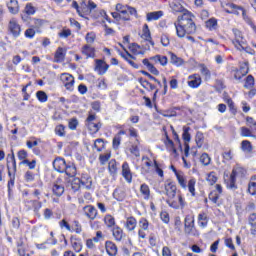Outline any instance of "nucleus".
Segmentation results:
<instances>
[{
  "label": "nucleus",
  "instance_id": "1",
  "mask_svg": "<svg viewBox=\"0 0 256 256\" xmlns=\"http://www.w3.org/2000/svg\"><path fill=\"white\" fill-rule=\"evenodd\" d=\"M177 37L182 39L185 35H193L197 31V26L193 21V14L191 12H185L181 16H178L177 22L174 23Z\"/></svg>",
  "mask_w": 256,
  "mask_h": 256
},
{
  "label": "nucleus",
  "instance_id": "2",
  "mask_svg": "<svg viewBox=\"0 0 256 256\" xmlns=\"http://www.w3.org/2000/svg\"><path fill=\"white\" fill-rule=\"evenodd\" d=\"M164 193L168 197L166 200L167 205L172 207V209H179V207H185V201L183 200V196L178 195L177 197V185L175 182L171 180H166L164 183Z\"/></svg>",
  "mask_w": 256,
  "mask_h": 256
},
{
  "label": "nucleus",
  "instance_id": "3",
  "mask_svg": "<svg viewBox=\"0 0 256 256\" xmlns=\"http://www.w3.org/2000/svg\"><path fill=\"white\" fill-rule=\"evenodd\" d=\"M143 65L148 69L149 72L152 73V75H159V70L156 69L155 65L159 63L162 65V67H166L167 63H169V60L167 59V56L163 55H155L150 57L149 59L145 58L142 60Z\"/></svg>",
  "mask_w": 256,
  "mask_h": 256
},
{
  "label": "nucleus",
  "instance_id": "4",
  "mask_svg": "<svg viewBox=\"0 0 256 256\" xmlns=\"http://www.w3.org/2000/svg\"><path fill=\"white\" fill-rule=\"evenodd\" d=\"M184 233L192 237H199V231L195 227V216L186 215L184 219Z\"/></svg>",
  "mask_w": 256,
  "mask_h": 256
},
{
  "label": "nucleus",
  "instance_id": "5",
  "mask_svg": "<svg viewBox=\"0 0 256 256\" xmlns=\"http://www.w3.org/2000/svg\"><path fill=\"white\" fill-rule=\"evenodd\" d=\"M81 185L89 190L93 186V179L91 177H87V182H85V180H81V178L79 177H74L71 181V189L73 193H77V191H80Z\"/></svg>",
  "mask_w": 256,
  "mask_h": 256
},
{
  "label": "nucleus",
  "instance_id": "6",
  "mask_svg": "<svg viewBox=\"0 0 256 256\" xmlns=\"http://www.w3.org/2000/svg\"><path fill=\"white\" fill-rule=\"evenodd\" d=\"M60 80L62 81L67 91H73L75 87V78L73 77V75L69 73H62L60 76Z\"/></svg>",
  "mask_w": 256,
  "mask_h": 256
},
{
  "label": "nucleus",
  "instance_id": "7",
  "mask_svg": "<svg viewBox=\"0 0 256 256\" xmlns=\"http://www.w3.org/2000/svg\"><path fill=\"white\" fill-rule=\"evenodd\" d=\"M94 71H97L98 75H105V73L109 71V64H107L104 60L96 59Z\"/></svg>",
  "mask_w": 256,
  "mask_h": 256
},
{
  "label": "nucleus",
  "instance_id": "8",
  "mask_svg": "<svg viewBox=\"0 0 256 256\" xmlns=\"http://www.w3.org/2000/svg\"><path fill=\"white\" fill-rule=\"evenodd\" d=\"M233 33L235 38L232 40V43L237 49H241L246 42L245 38H243V33H241V31L238 29H234Z\"/></svg>",
  "mask_w": 256,
  "mask_h": 256
},
{
  "label": "nucleus",
  "instance_id": "9",
  "mask_svg": "<svg viewBox=\"0 0 256 256\" xmlns=\"http://www.w3.org/2000/svg\"><path fill=\"white\" fill-rule=\"evenodd\" d=\"M11 168L13 169V173H17V161L15 160V154L13 152L12 154L7 155V169L10 179L13 177L11 174Z\"/></svg>",
  "mask_w": 256,
  "mask_h": 256
},
{
  "label": "nucleus",
  "instance_id": "10",
  "mask_svg": "<svg viewBox=\"0 0 256 256\" xmlns=\"http://www.w3.org/2000/svg\"><path fill=\"white\" fill-rule=\"evenodd\" d=\"M83 213L85 217L90 219V221H95L97 219V208L93 205H86L83 207Z\"/></svg>",
  "mask_w": 256,
  "mask_h": 256
},
{
  "label": "nucleus",
  "instance_id": "11",
  "mask_svg": "<svg viewBox=\"0 0 256 256\" xmlns=\"http://www.w3.org/2000/svg\"><path fill=\"white\" fill-rule=\"evenodd\" d=\"M122 177L127 183H133V172H131L128 162L122 164Z\"/></svg>",
  "mask_w": 256,
  "mask_h": 256
},
{
  "label": "nucleus",
  "instance_id": "12",
  "mask_svg": "<svg viewBox=\"0 0 256 256\" xmlns=\"http://www.w3.org/2000/svg\"><path fill=\"white\" fill-rule=\"evenodd\" d=\"M8 30L13 35V37H19V35H21V25H19L15 19L10 20L8 24Z\"/></svg>",
  "mask_w": 256,
  "mask_h": 256
},
{
  "label": "nucleus",
  "instance_id": "13",
  "mask_svg": "<svg viewBox=\"0 0 256 256\" xmlns=\"http://www.w3.org/2000/svg\"><path fill=\"white\" fill-rule=\"evenodd\" d=\"M55 171L58 173H65V168L67 167V162L61 157H57L52 163Z\"/></svg>",
  "mask_w": 256,
  "mask_h": 256
},
{
  "label": "nucleus",
  "instance_id": "14",
  "mask_svg": "<svg viewBox=\"0 0 256 256\" xmlns=\"http://www.w3.org/2000/svg\"><path fill=\"white\" fill-rule=\"evenodd\" d=\"M170 7L172 11H174L175 13H182V15H185L186 12H189V10L183 7V5L181 4V0H173L170 3Z\"/></svg>",
  "mask_w": 256,
  "mask_h": 256
},
{
  "label": "nucleus",
  "instance_id": "15",
  "mask_svg": "<svg viewBox=\"0 0 256 256\" xmlns=\"http://www.w3.org/2000/svg\"><path fill=\"white\" fill-rule=\"evenodd\" d=\"M106 253L109 256H117V245L113 241L107 240L105 242Z\"/></svg>",
  "mask_w": 256,
  "mask_h": 256
},
{
  "label": "nucleus",
  "instance_id": "16",
  "mask_svg": "<svg viewBox=\"0 0 256 256\" xmlns=\"http://www.w3.org/2000/svg\"><path fill=\"white\" fill-rule=\"evenodd\" d=\"M188 79H189L188 85L192 89H197V87L201 85V76L199 74H193L189 76Z\"/></svg>",
  "mask_w": 256,
  "mask_h": 256
},
{
  "label": "nucleus",
  "instance_id": "17",
  "mask_svg": "<svg viewBox=\"0 0 256 256\" xmlns=\"http://www.w3.org/2000/svg\"><path fill=\"white\" fill-rule=\"evenodd\" d=\"M81 53L85 55L87 59H95V48L89 44L82 47Z\"/></svg>",
  "mask_w": 256,
  "mask_h": 256
},
{
  "label": "nucleus",
  "instance_id": "18",
  "mask_svg": "<svg viewBox=\"0 0 256 256\" xmlns=\"http://www.w3.org/2000/svg\"><path fill=\"white\" fill-rule=\"evenodd\" d=\"M26 203L32 205L33 212L37 217H41L39 212L41 211V207H43V202L39 200H26Z\"/></svg>",
  "mask_w": 256,
  "mask_h": 256
},
{
  "label": "nucleus",
  "instance_id": "19",
  "mask_svg": "<svg viewBox=\"0 0 256 256\" xmlns=\"http://www.w3.org/2000/svg\"><path fill=\"white\" fill-rule=\"evenodd\" d=\"M65 55H67V50L62 47H59L55 52V63H63L65 61Z\"/></svg>",
  "mask_w": 256,
  "mask_h": 256
},
{
  "label": "nucleus",
  "instance_id": "20",
  "mask_svg": "<svg viewBox=\"0 0 256 256\" xmlns=\"http://www.w3.org/2000/svg\"><path fill=\"white\" fill-rule=\"evenodd\" d=\"M7 7L12 15H17V13H19V2L17 0H10L7 3Z\"/></svg>",
  "mask_w": 256,
  "mask_h": 256
},
{
  "label": "nucleus",
  "instance_id": "21",
  "mask_svg": "<svg viewBox=\"0 0 256 256\" xmlns=\"http://www.w3.org/2000/svg\"><path fill=\"white\" fill-rule=\"evenodd\" d=\"M163 16V11H155V12H150L147 13L146 15V21L151 22V21H159Z\"/></svg>",
  "mask_w": 256,
  "mask_h": 256
},
{
  "label": "nucleus",
  "instance_id": "22",
  "mask_svg": "<svg viewBox=\"0 0 256 256\" xmlns=\"http://www.w3.org/2000/svg\"><path fill=\"white\" fill-rule=\"evenodd\" d=\"M70 227L72 229L70 230V233H76L77 235H81V233H83V226L78 220L72 221Z\"/></svg>",
  "mask_w": 256,
  "mask_h": 256
},
{
  "label": "nucleus",
  "instance_id": "23",
  "mask_svg": "<svg viewBox=\"0 0 256 256\" xmlns=\"http://www.w3.org/2000/svg\"><path fill=\"white\" fill-rule=\"evenodd\" d=\"M142 39L150 43L152 47H155V42L151 40V32L149 31V26L147 24L144 25Z\"/></svg>",
  "mask_w": 256,
  "mask_h": 256
},
{
  "label": "nucleus",
  "instance_id": "24",
  "mask_svg": "<svg viewBox=\"0 0 256 256\" xmlns=\"http://www.w3.org/2000/svg\"><path fill=\"white\" fill-rule=\"evenodd\" d=\"M112 235L115 239V241H122L123 240V229H121V227L119 226H114L112 229Z\"/></svg>",
  "mask_w": 256,
  "mask_h": 256
},
{
  "label": "nucleus",
  "instance_id": "25",
  "mask_svg": "<svg viewBox=\"0 0 256 256\" xmlns=\"http://www.w3.org/2000/svg\"><path fill=\"white\" fill-rule=\"evenodd\" d=\"M121 135H125V130H120L113 138L112 147L113 149H119V145H121Z\"/></svg>",
  "mask_w": 256,
  "mask_h": 256
},
{
  "label": "nucleus",
  "instance_id": "26",
  "mask_svg": "<svg viewBox=\"0 0 256 256\" xmlns=\"http://www.w3.org/2000/svg\"><path fill=\"white\" fill-rule=\"evenodd\" d=\"M64 173L68 177H75V175H77V168L75 167L74 164H66V168L64 170Z\"/></svg>",
  "mask_w": 256,
  "mask_h": 256
},
{
  "label": "nucleus",
  "instance_id": "27",
  "mask_svg": "<svg viewBox=\"0 0 256 256\" xmlns=\"http://www.w3.org/2000/svg\"><path fill=\"white\" fill-rule=\"evenodd\" d=\"M207 223H209V218H207V214L200 213L198 215V225H199V227H202V229H205V227H207Z\"/></svg>",
  "mask_w": 256,
  "mask_h": 256
},
{
  "label": "nucleus",
  "instance_id": "28",
  "mask_svg": "<svg viewBox=\"0 0 256 256\" xmlns=\"http://www.w3.org/2000/svg\"><path fill=\"white\" fill-rule=\"evenodd\" d=\"M86 126L88 127L89 131L92 133H99V129H101V127H103V124H101V122H90L88 124H86Z\"/></svg>",
  "mask_w": 256,
  "mask_h": 256
},
{
  "label": "nucleus",
  "instance_id": "29",
  "mask_svg": "<svg viewBox=\"0 0 256 256\" xmlns=\"http://www.w3.org/2000/svg\"><path fill=\"white\" fill-rule=\"evenodd\" d=\"M135 227H137V219L135 217H129L126 220V229L129 231H135Z\"/></svg>",
  "mask_w": 256,
  "mask_h": 256
},
{
  "label": "nucleus",
  "instance_id": "30",
  "mask_svg": "<svg viewBox=\"0 0 256 256\" xmlns=\"http://www.w3.org/2000/svg\"><path fill=\"white\" fill-rule=\"evenodd\" d=\"M104 223L108 229H113V227H117V225H115V218L109 214L104 217Z\"/></svg>",
  "mask_w": 256,
  "mask_h": 256
},
{
  "label": "nucleus",
  "instance_id": "31",
  "mask_svg": "<svg viewBox=\"0 0 256 256\" xmlns=\"http://www.w3.org/2000/svg\"><path fill=\"white\" fill-rule=\"evenodd\" d=\"M52 191H53V194L56 195V197H61V195L65 193V187L63 185L54 184Z\"/></svg>",
  "mask_w": 256,
  "mask_h": 256
},
{
  "label": "nucleus",
  "instance_id": "32",
  "mask_svg": "<svg viewBox=\"0 0 256 256\" xmlns=\"http://www.w3.org/2000/svg\"><path fill=\"white\" fill-rule=\"evenodd\" d=\"M245 173H247V171L245 170V168H242V167H235L233 170H232V173L231 175L234 176V177H245Z\"/></svg>",
  "mask_w": 256,
  "mask_h": 256
},
{
  "label": "nucleus",
  "instance_id": "33",
  "mask_svg": "<svg viewBox=\"0 0 256 256\" xmlns=\"http://www.w3.org/2000/svg\"><path fill=\"white\" fill-rule=\"evenodd\" d=\"M108 169L112 177H115V175H117V161H115V159L109 161Z\"/></svg>",
  "mask_w": 256,
  "mask_h": 256
},
{
  "label": "nucleus",
  "instance_id": "34",
  "mask_svg": "<svg viewBox=\"0 0 256 256\" xmlns=\"http://www.w3.org/2000/svg\"><path fill=\"white\" fill-rule=\"evenodd\" d=\"M140 192L144 195V199L149 200L151 197V190L149 189V185L142 184L140 186Z\"/></svg>",
  "mask_w": 256,
  "mask_h": 256
},
{
  "label": "nucleus",
  "instance_id": "35",
  "mask_svg": "<svg viewBox=\"0 0 256 256\" xmlns=\"http://www.w3.org/2000/svg\"><path fill=\"white\" fill-rule=\"evenodd\" d=\"M36 97L40 103H47L49 96H47V93L43 90H39L36 92Z\"/></svg>",
  "mask_w": 256,
  "mask_h": 256
},
{
  "label": "nucleus",
  "instance_id": "36",
  "mask_svg": "<svg viewBox=\"0 0 256 256\" xmlns=\"http://www.w3.org/2000/svg\"><path fill=\"white\" fill-rule=\"evenodd\" d=\"M244 87L245 89H253V87H255V78L253 75H248L246 77Z\"/></svg>",
  "mask_w": 256,
  "mask_h": 256
},
{
  "label": "nucleus",
  "instance_id": "37",
  "mask_svg": "<svg viewBox=\"0 0 256 256\" xmlns=\"http://www.w3.org/2000/svg\"><path fill=\"white\" fill-rule=\"evenodd\" d=\"M206 29L209 31H215L217 29V20L215 18H210L205 22Z\"/></svg>",
  "mask_w": 256,
  "mask_h": 256
},
{
  "label": "nucleus",
  "instance_id": "38",
  "mask_svg": "<svg viewBox=\"0 0 256 256\" xmlns=\"http://www.w3.org/2000/svg\"><path fill=\"white\" fill-rule=\"evenodd\" d=\"M170 62L172 63V65H175L176 67H181V65L185 63V61H183L182 58L177 57V55L173 53H171Z\"/></svg>",
  "mask_w": 256,
  "mask_h": 256
},
{
  "label": "nucleus",
  "instance_id": "39",
  "mask_svg": "<svg viewBox=\"0 0 256 256\" xmlns=\"http://www.w3.org/2000/svg\"><path fill=\"white\" fill-rule=\"evenodd\" d=\"M227 187L232 191H235V189H237V178L233 176V174L230 175V178L227 182Z\"/></svg>",
  "mask_w": 256,
  "mask_h": 256
},
{
  "label": "nucleus",
  "instance_id": "40",
  "mask_svg": "<svg viewBox=\"0 0 256 256\" xmlns=\"http://www.w3.org/2000/svg\"><path fill=\"white\" fill-rule=\"evenodd\" d=\"M241 149L246 153H251V151H253V145H251L249 140H244L241 142Z\"/></svg>",
  "mask_w": 256,
  "mask_h": 256
},
{
  "label": "nucleus",
  "instance_id": "41",
  "mask_svg": "<svg viewBox=\"0 0 256 256\" xmlns=\"http://www.w3.org/2000/svg\"><path fill=\"white\" fill-rule=\"evenodd\" d=\"M191 131V128L188 126L183 127V134L182 138L184 139L185 143H189L191 141V134L189 133Z\"/></svg>",
  "mask_w": 256,
  "mask_h": 256
},
{
  "label": "nucleus",
  "instance_id": "42",
  "mask_svg": "<svg viewBox=\"0 0 256 256\" xmlns=\"http://www.w3.org/2000/svg\"><path fill=\"white\" fill-rule=\"evenodd\" d=\"M80 11L83 16L89 15V4H87V2H85V0H82L80 3Z\"/></svg>",
  "mask_w": 256,
  "mask_h": 256
},
{
  "label": "nucleus",
  "instance_id": "43",
  "mask_svg": "<svg viewBox=\"0 0 256 256\" xmlns=\"http://www.w3.org/2000/svg\"><path fill=\"white\" fill-rule=\"evenodd\" d=\"M200 162L202 163V165H205L207 167V165L211 164V157H209V154L203 153L200 156Z\"/></svg>",
  "mask_w": 256,
  "mask_h": 256
},
{
  "label": "nucleus",
  "instance_id": "44",
  "mask_svg": "<svg viewBox=\"0 0 256 256\" xmlns=\"http://www.w3.org/2000/svg\"><path fill=\"white\" fill-rule=\"evenodd\" d=\"M140 83L144 89H149L150 91H155V85L151 84V82L147 80L140 79Z\"/></svg>",
  "mask_w": 256,
  "mask_h": 256
},
{
  "label": "nucleus",
  "instance_id": "45",
  "mask_svg": "<svg viewBox=\"0 0 256 256\" xmlns=\"http://www.w3.org/2000/svg\"><path fill=\"white\" fill-rule=\"evenodd\" d=\"M197 181L195 179H190L188 181V191L191 193L192 197H195V184Z\"/></svg>",
  "mask_w": 256,
  "mask_h": 256
},
{
  "label": "nucleus",
  "instance_id": "46",
  "mask_svg": "<svg viewBox=\"0 0 256 256\" xmlns=\"http://www.w3.org/2000/svg\"><path fill=\"white\" fill-rule=\"evenodd\" d=\"M128 49L133 53V55H139V49H141V46L137 43H132L128 46Z\"/></svg>",
  "mask_w": 256,
  "mask_h": 256
},
{
  "label": "nucleus",
  "instance_id": "47",
  "mask_svg": "<svg viewBox=\"0 0 256 256\" xmlns=\"http://www.w3.org/2000/svg\"><path fill=\"white\" fill-rule=\"evenodd\" d=\"M55 133L58 137H65V126L63 124L57 125L55 127Z\"/></svg>",
  "mask_w": 256,
  "mask_h": 256
},
{
  "label": "nucleus",
  "instance_id": "48",
  "mask_svg": "<svg viewBox=\"0 0 256 256\" xmlns=\"http://www.w3.org/2000/svg\"><path fill=\"white\" fill-rule=\"evenodd\" d=\"M207 181L209 185H214L217 183V174L215 172H210L207 176Z\"/></svg>",
  "mask_w": 256,
  "mask_h": 256
},
{
  "label": "nucleus",
  "instance_id": "49",
  "mask_svg": "<svg viewBox=\"0 0 256 256\" xmlns=\"http://www.w3.org/2000/svg\"><path fill=\"white\" fill-rule=\"evenodd\" d=\"M195 142L199 149H201L203 147V142H204L203 133L196 134Z\"/></svg>",
  "mask_w": 256,
  "mask_h": 256
},
{
  "label": "nucleus",
  "instance_id": "50",
  "mask_svg": "<svg viewBox=\"0 0 256 256\" xmlns=\"http://www.w3.org/2000/svg\"><path fill=\"white\" fill-rule=\"evenodd\" d=\"M35 33H37V30L32 27V28L26 29V31L24 32V35L27 39H33V37H35Z\"/></svg>",
  "mask_w": 256,
  "mask_h": 256
},
{
  "label": "nucleus",
  "instance_id": "51",
  "mask_svg": "<svg viewBox=\"0 0 256 256\" xmlns=\"http://www.w3.org/2000/svg\"><path fill=\"white\" fill-rule=\"evenodd\" d=\"M59 227L60 229H66V231H72L71 229V225L69 224V222H67L66 219H62L60 222H59Z\"/></svg>",
  "mask_w": 256,
  "mask_h": 256
},
{
  "label": "nucleus",
  "instance_id": "52",
  "mask_svg": "<svg viewBox=\"0 0 256 256\" xmlns=\"http://www.w3.org/2000/svg\"><path fill=\"white\" fill-rule=\"evenodd\" d=\"M139 227L143 229V231H147L149 229V221L147 218H141L139 220Z\"/></svg>",
  "mask_w": 256,
  "mask_h": 256
},
{
  "label": "nucleus",
  "instance_id": "53",
  "mask_svg": "<svg viewBox=\"0 0 256 256\" xmlns=\"http://www.w3.org/2000/svg\"><path fill=\"white\" fill-rule=\"evenodd\" d=\"M112 17L116 19V21H119V19H123V21H129V16H125L121 14V12H112Z\"/></svg>",
  "mask_w": 256,
  "mask_h": 256
},
{
  "label": "nucleus",
  "instance_id": "54",
  "mask_svg": "<svg viewBox=\"0 0 256 256\" xmlns=\"http://www.w3.org/2000/svg\"><path fill=\"white\" fill-rule=\"evenodd\" d=\"M24 13L27 15H35V7L31 3L26 4L24 8Z\"/></svg>",
  "mask_w": 256,
  "mask_h": 256
},
{
  "label": "nucleus",
  "instance_id": "55",
  "mask_svg": "<svg viewBox=\"0 0 256 256\" xmlns=\"http://www.w3.org/2000/svg\"><path fill=\"white\" fill-rule=\"evenodd\" d=\"M99 159H100L101 165H105V163H107V161H109V159H111V152L101 154L99 156Z\"/></svg>",
  "mask_w": 256,
  "mask_h": 256
},
{
  "label": "nucleus",
  "instance_id": "56",
  "mask_svg": "<svg viewBox=\"0 0 256 256\" xmlns=\"http://www.w3.org/2000/svg\"><path fill=\"white\" fill-rule=\"evenodd\" d=\"M181 227H183V222H181V217L177 216L174 220V228L176 231L181 232Z\"/></svg>",
  "mask_w": 256,
  "mask_h": 256
},
{
  "label": "nucleus",
  "instance_id": "57",
  "mask_svg": "<svg viewBox=\"0 0 256 256\" xmlns=\"http://www.w3.org/2000/svg\"><path fill=\"white\" fill-rule=\"evenodd\" d=\"M200 73H202L204 77H211V71L205 66V64H200Z\"/></svg>",
  "mask_w": 256,
  "mask_h": 256
},
{
  "label": "nucleus",
  "instance_id": "58",
  "mask_svg": "<svg viewBox=\"0 0 256 256\" xmlns=\"http://www.w3.org/2000/svg\"><path fill=\"white\" fill-rule=\"evenodd\" d=\"M58 35L62 39H67V37H71V29L63 28Z\"/></svg>",
  "mask_w": 256,
  "mask_h": 256
},
{
  "label": "nucleus",
  "instance_id": "59",
  "mask_svg": "<svg viewBox=\"0 0 256 256\" xmlns=\"http://www.w3.org/2000/svg\"><path fill=\"white\" fill-rule=\"evenodd\" d=\"M43 215H44V219L46 221H49V219H53V210H51L49 208H45Z\"/></svg>",
  "mask_w": 256,
  "mask_h": 256
},
{
  "label": "nucleus",
  "instance_id": "60",
  "mask_svg": "<svg viewBox=\"0 0 256 256\" xmlns=\"http://www.w3.org/2000/svg\"><path fill=\"white\" fill-rule=\"evenodd\" d=\"M241 136L242 137H255V135L251 134V129L247 127H241Z\"/></svg>",
  "mask_w": 256,
  "mask_h": 256
},
{
  "label": "nucleus",
  "instance_id": "61",
  "mask_svg": "<svg viewBox=\"0 0 256 256\" xmlns=\"http://www.w3.org/2000/svg\"><path fill=\"white\" fill-rule=\"evenodd\" d=\"M94 147H95V149H97L98 152H101L104 147L103 139H101V138L96 139L94 142Z\"/></svg>",
  "mask_w": 256,
  "mask_h": 256
},
{
  "label": "nucleus",
  "instance_id": "62",
  "mask_svg": "<svg viewBox=\"0 0 256 256\" xmlns=\"http://www.w3.org/2000/svg\"><path fill=\"white\" fill-rule=\"evenodd\" d=\"M240 73L245 76L247 75V73H249V62H244L241 66H240Z\"/></svg>",
  "mask_w": 256,
  "mask_h": 256
},
{
  "label": "nucleus",
  "instance_id": "63",
  "mask_svg": "<svg viewBox=\"0 0 256 256\" xmlns=\"http://www.w3.org/2000/svg\"><path fill=\"white\" fill-rule=\"evenodd\" d=\"M248 193H250V195H256V182H249Z\"/></svg>",
  "mask_w": 256,
  "mask_h": 256
},
{
  "label": "nucleus",
  "instance_id": "64",
  "mask_svg": "<svg viewBox=\"0 0 256 256\" xmlns=\"http://www.w3.org/2000/svg\"><path fill=\"white\" fill-rule=\"evenodd\" d=\"M248 223L251 227L256 228V214L255 213L250 214V216L248 218Z\"/></svg>",
  "mask_w": 256,
  "mask_h": 256
}]
</instances>
